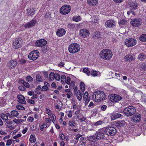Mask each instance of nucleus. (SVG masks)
Returning <instances> with one entry per match:
<instances>
[{"label": "nucleus", "mask_w": 146, "mask_h": 146, "mask_svg": "<svg viewBox=\"0 0 146 146\" xmlns=\"http://www.w3.org/2000/svg\"><path fill=\"white\" fill-rule=\"evenodd\" d=\"M76 124V123L74 120L70 121L68 123V124L69 126L73 127H74Z\"/></svg>", "instance_id": "obj_42"}, {"label": "nucleus", "mask_w": 146, "mask_h": 146, "mask_svg": "<svg viewBox=\"0 0 146 146\" xmlns=\"http://www.w3.org/2000/svg\"><path fill=\"white\" fill-rule=\"evenodd\" d=\"M6 122L5 125L7 127L10 129H13V126L11 125V124L13 123V121L11 119H7V120H6Z\"/></svg>", "instance_id": "obj_26"}, {"label": "nucleus", "mask_w": 146, "mask_h": 146, "mask_svg": "<svg viewBox=\"0 0 146 146\" xmlns=\"http://www.w3.org/2000/svg\"><path fill=\"white\" fill-rule=\"evenodd\" d=\"M68 27L70 28H74L75 27V25L71 23L68 24Z\"/></svg>", "instance_id": "obj_60"}, {"label": "nucleus", "mask_w": 146, "mask_h": 146, "mask_svg": "<svg viewBox=\"0 0 146 146\" xmlns=\"http://www.w3.org/2000/svg\"><path fill=\"white\" fill-rule=\"evenodd\" d=\"M88 92H85L84 94L83 97V99L85 100V99H89V98L88 97Z\"/></svg>", "instance_id": "obj_52"}, {"label": "nucleus", "mask_w": 146, "mask_h": 146, "mask_svg": "<svg viewBox=\"0 0 146 146\" xmlns=\"http://www.w3.org/2000/svg\"><path fill=\"white\" fill-rule=\"evenodd\" d=\"M106 132L104 128L101 129L97 131L96 133L92 136L89 137V139L90 141H92L95 139H103L104 137V134Z\"/></svg>", "instance_id": "obj_2"}, {"label": "nucleus", "mask_w": 146, "mask_h": 146, "mask_svg": "<svg viewBox=\"0 0 146 146\" xmlns=\"http://www.w3.org/2000/svg\"><path fill=\"white\" fill-rule=\"evenodd\" d=\"M36 80L39 82H42L43 80L42 78L40 75L37 74L36 75Z\"/></svg>", "instance_id": "obj_45"}, {"label": "nucleus", "mask_w": 146, "mask_h": 146, "mask_svg": "<svg viewBox=\"0 0 146 146\" xmlns=\"http://www.w3.org/2000/svg\"><path fill=\"white\" fill-rule=\"evenodd\" d=\"M141 100L142 102H146V95H145L144 96H141Z\"/></svg>", "instance_id": "obj_64"}, {"label": "nucleus", "mask_w": 146, "mask_h": 146, "mask_svg": "<svg viewBox=\"0 0 146 146\" xmlns=\"http://www.w3.org/2000/svg\"><path fill=\"white\" fill-rule=\"evenodd\" d=\"M34 120V118L33 117L29 116L27 118V121L30 122H32Z\"/></svg>", "instance_id": "obj_56"}, {"label": "nucleus", "mask_w": 146, "mask_h": 146, "mask_svg": "<svg viewBox=\"0 0 146 146\" xmlns=\"http://www.w3.org/2000/svg\"><path fill=\"white\" fill-rule=\"evenodd\" d=\"M55 79L56 80L59 81L60 80V74L56 72H51L49 74L48 79L50 81H53Z\"/></svg>", "instance_id": "obj_10"}, {"label": "nucleus", "mask_w": 146, "mask_h": 146, "mask_svg": "<svg viewBox=\"0 0 146 146\" xmlns=\"http://www.w3.org/2000/svg\"><path fill=\"white\" fill-rule=\"evenodd\" d=\"M8 115H9V117L11 118L13 117H17L19 115L18 112L16 110H13L11 112V114L8 113Z\"/></svg>", "instance_id": "obj_28"}, {"label": "nucleus", "mask_w": 146, "mask_h": 146, "mask_svg": "<svg viewBox=\"0 0 146 146\" xmlns=\"http://www.w3.org/2000/svg\"><path fill=\"white\" fill-rule=\"evenodd\" d=\"M17 108L18 110H24L25 109V108L22 106L20 105H17L16 107Z\"/></svg>", "instance_id": "obj_54"}, {"label": "nucleus", "mask_w": 146, "mask_h": 146, "mask_svg": "<svg viewBox=\"0 0 146 146\" xmlns=\"http://www.w3.org/2000/svg\"><path fill=\"white\" fill-rule=\"evenodd\" d=\"M100 37V34L98 32L95 33L94 37L95 39H98Z\"/></svg>", "instance_id": "obj_44"}, {"label": "nucleus", "mask_w": 146, "mask_h": 146, "mask_svg": "<svg viewBox=\"0 0 146 146\" xmlns=\"http://www.w3.org/2000/svg\"><path fill=\"white\" fill-rule=\"evenodd\" d=\"M60 79L62 83L63 84H65L66 83L67 84H69L70 81L71 80V78L69 76L66 77V76L64 75H62L61 76Z\"/></svg>", "instance_id": "obj_17"}, {"label": "nucleus", "mask_w": 146, "mask_h": 146, "mask_svg": "<svg viewBox=\"0 0 146 146\" xmlns=\"http://www.w3.org/2000/svg\"><path fill=\"white\" fill-rule=\"evenodd\" d=\"M87 3L90 6H94L98 4V0H87Z\"/></svg>", "instance_id": "obj_27"}, {"label": "nucleus", "mask_w": 146, "mask_h": 146, "mask_svg": "<svg viewBox=\"0 0 146 146\" xmlns=\"http://www.w3.org/2000/svg\"><path fill=\"white\" fill-rule=\"evenodd\" d=\"M83 72H84L86 74L88 75H90V71L87 68H85L83 69Z\"/></svg>", "instance_id": "obj_49"}, {"label": "nucleus", "mask_w": 146, "mask_h": 146, "mask_svg": "<svg viewBox=\"0 0 146 146\" xmlns=\"http://www.w3.org/2000/svg\"><path fill=\"white\" fill-rule=\"evenodd\" d=\"M105 94L102 91H97L95 92L92 95V98L95 102H98L105 98Z\"/></svg>", "instance_id": "obj_3"}, {"label": "nucleus", "mask_w": 146, "mask_h": 146, "mask_svg": "<svg viewBox=\"0 0 146 146\" xmlns=\"http://www.w3.org/2000/svg\"><path fill=\"white\" fill-rule=\"evenodd\" d=\"M70 81H70V83L67 84L69 85L70 87H74L75 85V82L74 80H71V82Z\"/></svg>", "instance_id": "obj_53"}, {"label": "nucleus", "mask_w": 146, "mask_h": 146, "mask_svg": "<svg viewBox=\"0 0 146 146\" xmlns=\"http://www.w3.org/2000/svg\"><path fill=\"white\" fill-rule=\"evenodd\" d=\"M106 27L110 28L114 27L115 25V21L112 20H108L105 23Z\"/></svg>", "instance_id": "obj_19"}, {"label": "nucleus", "mask_w": 146, "mask_h": 146, "mask_svg": "<svg viewBox=\"0 0 146 146\" xmlns=\"http://www.w3.org/2000/svg\"><path fill=\"white\" fill-rule=\"evenodd\" d=\"M39 55L38 51L37 50L32 51L29 55V59L31 60H36L38 57Z\"/></svg>", "instance_id": "obj_11"}, {"label": "nucleus", "mask_w": 146, "mask_h": 146, "mask_svg": "<svg viewBox=\"0 0 146 146\" xmlns=\"http://www.w3.org/2000/svg\"><path fill=\"white\" fill-rule=\"evenodd\" d=\"M127 6L131 10H135L137 9L138 4L136 1H131L129 2Z\"/></svg>", "instance_id": "obj_16"}, {"label": "nucleus", "mask_w": 146, "mask_h": 146, "mask_svg": "<svg viewBox=\"0 0 146 146\" xmlns=\"http://www.w3.org/2000/svg\"><path fill=\"white\" fill-rule=\"evenodd\" d=\"M99 56L102 59L108 60L112 58L113 53L109 49H104L100 52Z\"/></svg>", "instance_id": "obj_1"}, {"label": "nucleus", "mask_w": 146, "mask_h": 146, "mask_svg": "<svg viewBox=\"0 0 146 146\" xmlns=\"http://www.w3.org/2000/svg\"><path fill=\"white\" fill-rule=\"evenodd\" d=\"M47 123H44L42 125H41L40 127V129L41 131L43 130L44 128L48 127L49 126Z\"/></svg>", "instance_id": "obj_36"}, {"label": "nucleus", "mask_w": 146, "mask_h": 146, "mask_svg": "<svg viewBox=\"0 0 146 146\" xmlns=\"http://www.w3.org/2000/svg\"><path fill=\"white\" fill-rule=\"evenodd\" d=\"M140 40L143 42H146V34H143L141 35L139 37Z\"/></svg>", "instance_id": "obj_41"}, {"label": "nucleus", "mask_w": 146, "mask_h": 146, "mask_svg": "<svg viewBox=\"0 0 146 146\" xmlns=\"http://www.w3.org/2000/svg\"><path fill=\"white\" fill-rule=\"evenodd\" d=\"M77 98L79 101H80L82 99V93L80 90H78L76 94Z\"/></svg>", "instance_id": "obj_38"}, {"label": "nucleus", "mask_w": 146, "mask_h": 146, "mask_svg": "<svg viewBox=\"0 0 146 146\" xmlns=\"http://www.w3.org/2000/svg\"><path fill=\"white\" fill-rule=\"evenodd\" d=\"M71 8L70 5H64L60 8V10L61 14L63 15H66L68 14L70 11Z\"/></svg>", "instance_id": "obj_6"}, {"label": "nucleus", "mask_w": 146, "mask_h": 146, "mask_svg": "<svg viewBox=\"0 0 146 146\" xmlns=\"http://www.w3.org/2000/svg\"><path fill=\"white\" fill-rule=\"evenodd\" d=\"M146 56L143 54H139L137 58L140 60H142L145 59Z\"/></svg>", "instance_id": "obj_39"}, {"label": "nucleus", "mask_w": 146, "mask_h": 146, "mask_svg": "<svg viewBox=\"0 0 146 146\" xmlns=\"http://www.w3.org/2000/svg\"><path fill=\"white\" fill-rule=\"evenodd\" d=\"M59 136V138L61 140H63L65 139V136L62 133H60Z\"/></svg>", "instance_id": "obj_50"}, {"label": "nucleus", "mask_w": 146, "mask_h": 146, "mask_svg": "<svg viewBox=\"0 0 146 146\" xmlns=\"http://www.w3.org/2000/svg\"><path fill=\"white\" fill-rule=\"evenodd\" d=\"M82 136V135L80 134H77L76 135L74 139L77 140H78L80 137Z\"/></svg>", "instance_id": "obj_61"}, {"label": "nucleus", "mask_w": 146, "mask_h": 146, "mask_svg": "<svg viewBox=\"0 0 146 146\" xmlns=\"http://www.w3.org/2000/svg\"><path fill=\"white\" fill-rule=\"evenodd\" d=\"M77 117L78 118V121L79 122H81L83 121L85 122L86 118L85 117L83 116L79 117L78 116Z\"/></svg>", "instance_id": "obj_43"}, {"label": "nucleus", "mask_w": 146, "mask_h": 146, "mask_svg": "<svg viewBox=\"0 0 146 146\" xmlns=\"http://www.w3.org/2000/svg\"><path fill=\"white\" fill-rule=\"evenodd\" d=\"M29 141L31 143H35L36 141V139L35 135L31 134L30 135Z\"/></svg>", "instance_id": "obj_37"}, {"label": "nucleus", "mask_w": 146, "mask_h": 146, "mask_svg": "<svg viewBox=\"0 0 146 146\" xmlns=\"http://www.w3.org/2000/svg\"><path fill=\"white\" fill-rule=\"evenodd\" d=\"M50 118H46L45 119V122L47 123H50L51 122V119H50Z\"/></svg>", "instance_id": "obj_59"}, {"label": "nucleus", "mask_w": 146, "mask_h": 146, "mask_svg": "<svg viewBox=\"0 0 146 146\" xmlns=\"http://www.w3.org/2000/svg\"><path fill=\"white\" fill-rule=\"evenodd\" d=\"M104 128L106 132V134L108 135H113L116 131V129L113 127H109Z\"/></svg>", "instance_id": "obj_9"}, {"label": "nucleus", "mask_w": 146, "mask_h": 146, "mask_svg": "<svg viewBox=\"0 0 146 146\" xmlns=\"http://www.w3.org/2000/svg\"><path fill=\"white\" fill-rule=\"evenodd\" d=\"M24 121V120L22 119H15L13 120V121L15 123L18 124L21 123Z\"/></svg>", "instance_id": "obj_47"}, {"label": "nucleus", "mask_w": 146, "mask_h": 146, "mask_svg": "<svg viewBox=\"0 0 146 146\" xmlns=\"http://www.w3.org/2000/svg\"><path fill=\"white\" fill-rule=\"evenodd\" d=\"M107 106L104 105L101 106V110L102 111H105L106 108Z\"/></svg>", "instance_id": "obj_57"}, {"label": "nucleus", "mask_w": 146, "mask_h": 146, "mask_svg": "<svg viewBox=\"0 0 146 146\" xmlns=\"http://www.w3.org/2000/svg\"><path fill=\"white\" fill-rule=\"evenodd\" d=\"M17 98L18 99V102L20 104H24L26 103V102L25 100V98L23 95H18Z\"/></svg>", "instance_id": "obj_24"}, {"label": "nucleus", "mask_w": 146, "mask_h": 146, "mask_svg": "<svg viewBox=\"0 0 146 146\" xmlns=\"http://www.w3.org/2000/svg\"><path fill=\"white\" fill-rule=\"evenodd\" d=\"M92 21L89 22V24L91 26H94L96 24L98 23L99 22V19L97 17L94 16L92 17Z\"/></svg>", "instance_id": "obj_21"}, {"label": "nucleus", "mask_w": 146, "mask_h": 146, "mask_svg": "<svg viewBox=\"0 0 146 146\" xmlns=\"http://www.w3.org/2000/svg\"><path fill=\"white\" fill-rule=\"evenodd\" d=\"M47 43L46 41L44 39H41L37 40L35 43L36 46L42 47L44 46Z\"/></svg>", "instance_id": "obj_18"}, {"label": "nucleus", "mask_w": 146, "mask_h": 146, "mask_svg": "<svg viewBox=\"0 0 146 146\" xmlns=\"http://www.w3.org/2000/svg\"><path fill=\"white\" fill-rule=\"evenodd\" d=\"M110 101L112 102H116L121 100L122 97L118 95L113 94L109 96Z\"/></svg>", "instance_id": "obj_12"}, {"label": "nucleus", "mask_w": 146, "mask_h": 146, "mask_svg": "<svg viewBox=\"0 0 146 146\" xmlns=\"http://www.w3.org/2000/svg\"><path fill=\"white\" fill-rule=\"evenodd\" d=\"M36 22V20L33 19L30 21L26 23L24 27L25 28H29L35 26Z\"/></svg>", "instance_id": "obj_22"}, {"label": "nucleus", "mask_w": 146, "mask_h": 146, "mask_svg": "<svg viewBox=\"0 0 146 146\" xmlns=\"http://www.w3.org/2000/svg\"><path fill=\"white\" fill-rule=\"evenodd\" d=\"M141 118V115L139 113H137L131 118V121L137 123L140 121Z\"/></svg>", "instance_id": "obj_20"}, {"label": "nucleus", "mask_w": 146, "mask_h": 146, "mask_svg": "<svg viewBox=\"0 0 146 146\" xmlns=\"http://www.w3.org/2000/svg\"><path fill=\"white\" fill-rule=\"evenodd\" d=\"M73 20L75 21L78 22L81 20V18L80 16H76L73 17Z\"/></svg>", "instance_id": "obj_46"}, {"label": "nucleus", "mask_w": 146, "mask_h": 146, "mask_svg": "<svg viewBox=\"0 0 146 146\" xmlns=\"http://www.w3.org/2000/svg\"><path fill=\"white\" fill-rule=\"evenodd\" d=\"M121 116V115L120 113H114L111 115V119L112 120H114L116 119L120 118Z\"/></svg>", "instance_id": "obj_31"}, {"label": "nucleus", "mask_w": 146, "mask_h": 146, "mask_svg": "<svg viewBox=\"0 0 146 146\" xmlns=\"http://www.w3.org/2000/svg\"><path fill=\"white\" fill-rule=\"evenodd\" d=\"M80 89L82 92H84L85 90V85L84 83L83 82H81L80 84Z\"/></svg>", "instance_id": "obj_40"}, {"label": "nucleus", "mask_w": 146, "mask_h": 146, "mask_svg": "<svg viewBox=\"0 0 146 146\" xmlns=\"http://www.w3.org/2000/svg\"><path fill=\"white\" fill-rule=\"evenodd\" d=\"M17 63V62L16 60H11L8 62L7 66L10 68H13L16 66Z\"/></svg>", "instance_id": "obj_23"}, {"label": "nucleus", "mask_w": 146, "mask_h": 146, "mask_svg": "<svg viewBox=\"0 0 146 146\" xmlns=\"http://www.w3.org/2000/svg\"><path fill=\"white\" fill-rule=\"evenodd\" d=\"M142 20L140 18H134L131 19L130 23L133 27H139L142 24Z\"/></svg>", "instance_id": "obj_13"}, {"label": "nucleus", "mask_w": 146, "mask_h": 146, "mask_svg": "<svg viewBox=\"0 0 146 146\" xmlns=\"http://www.w3.org/2000/svg\"><path fill=\"white\" fill-rule=\"evenodd\" d=\"M72 111H70L68 112V114L67 116L69 118L71 117L72 116Z\"/></svg>", "instance_id": "obj_62"}, {"label": "nucleus", "mask_w": 146, "mask_h": 146, "mask_svg": "<svg viewBox=\"0 0 146 146\" xmlns=\"http://www.w3.org/2000/svg\"><path fill=\"white\" fill-rule=\"evenodd\" d=\"M135 108L131 106H127L123 110L124 113L127 116H132L135 113Z\"/></svg>", "instance_id": "obj_5"}, {"label": "nucleus", "mask_w": 146, "mask_h": 146, "mask_svg": "<svg viewBox=\"0 0 146 146\" xmlns=\"http://www.w3.org/2000/svg\"><path fill=\"white\" fill-rule=\"evenodd\" d=\"M80 45L76 43L71 44L68 47L69 52L72 54H75L78 52L80 50Z\"/></svg>", "instance_id": "obj_4"}, {"label": "nucleus", "mask_w": 146, "mask_h": 146, "mask_svg": "<svg viewBox=\"0 0 146 146\" xmlns=\"http://www.w3.org/2000/svg\"><path fill=\"white\" fill-rule=\"evenodd\" d=\"M135 58L132 55L130 54L126 55L124 57V60L127 61H131L132 60H133Z\"/></svg>", "instance_id": "obj_29"}, {"label": "nucleus", "mask_w": 146, "mask_h": 146, "mask_svg": "<svg viewBox=\"0 0 146 146\" xmlns=\"http://www.w3.org/2000/svg\"><path fill=\"white\" fill-rule=\"evenodd\" d=\"M137 42V40L135 39L130 38L125 40V44L128 47H132L136 45Z\"/></svg>", "instance_id": "obj_7"}, {"label": "nucleus", "mask_w": 146, "mask_h": 146, "mask_svg": "<svg viewBox=\"0 0 146 146\" xmlns=\"http://www.w3.org/2000/svg\"><path fill=\"white\" fill-rule=\"evenodd\" d=\"M91 74L93 76H99L100 75V72L94 70H92L91 72Z\"/></svg>", "instance_id": "obj_35"}, {"label": "nucleus", "mask_w": 146, "mask_h": 146, "mask_svg": "<svg viewBox=\"0 0 146 146\" xmlns=\"http://www.w3.org/2000/svg\"><path fill=\"white\" fill-rule=\"evenodd\" d=\"M66 33L65 30L63 29H58L56 31V34L57 35L60 37L64 35Z\"/></svg>", "instance_id": "obj_25"}, {"label": "nucleus", "mask_w": 146, "mask_h": 146, "mask_svg": "<svg viewBox=\"0 0 146 146\" xmlns=\"http://www.w3.org/2000/svg\"><path fill=\"white\" fill-rule=\"evenodd\" d=\"M23 84L27 88H29L30 87L29 83L26 82L24 81L23 83Z\"/></svg>", "instance_id": "obj_58"}, {"label": "nucleus", "mask_w": 146, "mask_h": 146, "mask_svg": "<svg viewBox=\"0 0 146 146\" xmlns=\"http://www.w3.org/2000/svg\"><path fill=\"white\" fill-rule=\"evenodd\" d=\"M8 113L5 114L4 113H1V117L2 119L4 120H7L8 118V116L9 117V115H8Z\"/></svg>", "instance_id": "obj_32"}, {"label": "nucleus", "mask_w": 146, "mask_h": 146, "mask_svg": "<svg viewBox=\"0 0 146 146\" xmlns=\"http://www.w3.org/2000/svg\"><path fill=\"white\" fill-rule=\"evenodd\" d=\"M23 43L22 39L21 38H16L13 43V48L17 49L21 47Z\"/></svg>", "instance_id": "obj_8"}, {"label": "nucleus", "mask_w": 146, "mask_h": 146, "mask_svg": "<svg viewBox=\"0 0 146 146\" xmlns=\"http://www.w3.org/2000/svg\"><path fill=\"white\" fill-rule=\"evenodd\" d=\"M79 35L80 36L85 38L89 36L90 32L86 29H83L79 31Z\"/></svg>", "instance_id": "obj_14"}, {"label": "nucleus", "mask_w": 146, "mask_h": 146, "mask_svg": "<svg viewBox=\"0 0 146 146\" xmlns=\"http://www.w3.org/2000/svg\"><path fill=\"white\" fill-rule=\"evenodd\" d=\"M126 122L123 120H119L116 121V125L118 127H121L124 126Z\"/></svg>", "instance_id": "obj_30"}, {"label": "nucleus", "mask_w": 146, "mask_h": 146, "mask_svg": "<svg viewBox=\"0 0 146 146\" xmlns=\"http://www.w3.org/2000/svg\"><path fill=\"white\" fill-rule=\"evenodd\" d=\"M35 11L34 9H32L30 10L28 9L27 13L28 15L32 16L35 13Z\"/></svg>", "instance_id": "obj_34"}, {"label": "nucleus", "mask_w": 146, "mask_h": 146, "mask_svg": "<svg viewBox=\"0 0 146 146\" xmlns=\"http://www.w3.org/2000/svg\"><path fill=\"white\" fill-rule=\"evenodd\" d=\"M12 143V139H8L7 141L6 145L7 146H9L11 145Z\"/></svg>", "instance_id": "obj_55"}, {"label": "nucleus", "mask_w": 146, "mask_h": 146, "mask_svg": "<svg viewBox=\"0 0 146 146\" xmlns=\"http://www.w3.org/2000/svg\"><path fill=\"white\" fill-rule=\"evenodd\" d=\"M26 80L29 82H32L33 80V78L30 76H27L26 77Z\"/></svg>", "instance_id": "obj_51"}, {"label": "nucleus", "mask_w": 146, "mask_h": 146, "mask_svg": "<svg viewBox=\"0 0 146 146\" xmlns=\"http://www.w3.org/2000/svg\"><path fill=\"white\" fill-rule=\"evenodd\" d=\"M127 21L125 19L121 20L119 21V25L121 27H124V25H126L127 24Z\"/></svg>", "instance_id": "obj_33"}, {"label": "nucleus", "mask_w": 146, "mask_h": 146, "mask_svg": "<svg viewBox=\"0 0 146 146\" xmlns=\"http://www.w3.org/2000/svg\"><path fill=\"white\" fill-rule=\"evenodd\" d=\"M44 112L48 115L49 118H51L52 119V121L54 123L56 119V116L54 114L52 113L51 111L47 108H46L44 110Z\"/></svg>", "instance_id": "obj_15"}, {"label": "nucleus", "mask_w": 146, "mask_h": 146, "mask_svg": "<svg viewBox=\"0 0 146 146\" xmlns=\"http://www.w3.org/2000/svg\"><path fill=\"white\" fill-rule=\"evenodd\" d=\"M104 123V122L102 120H99L95 122L94 123V125L97 126L101 125Z\"/></svg>", "instance_id": "obj_48"}, {"label": "nucleus", "mask_w": 146, "mask_h": 146, "mask_svg": "<svg viewBox=\"0 0 146 146\" xmlns=\"http://www.w3.org/2000/svg\"><path fill=\"white\" fill-rule=\"evenodd\" d=\"M19 89L20 90L23 91L25 90V88L23 86H20L19 87Z\"/></svg>", "instance_id": "obj_63"}]
</instances>
